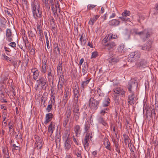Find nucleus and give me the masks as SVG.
Returning <instances> with one entry per match:
<instances>
[{
    "label": "nucleus",
    "instance_id": "1",
    "mask_svg": "<svg viewBox=\"0 0 158 158\" xmlns=\"http://www.w3.org/2000/svg\"><path fill=\"white\" fill-rule=\"evenodd\" d=\"M31 10L35 19L42 17V11L40 10V4L38 1L34 0L31 3Z\"/></svg>",
    "mask_w": 158,
    "mask_h": 158
},
{
    "label": "nucleus",
    "instance_id": "2",
    "mask_svg": "<svg viewBox=\"0 0 158 158\" xmlns=\"http://www.w3.org/2000/svg\"><path fill=\"white\" fill-rule=\"evenodd\" d=\"M36 82L38 83L37 88L40 86L42 89H46L48 86V83L46 77H40L39 79L36 81Z\"/></svg>",
    "mask_w": 158,
    "mask_h": 158
},
{
    "label": "nucleus",
    "instance_id": "3",
    "mask_svg": "<svg viewBox=\"0 0 158 158\" xmlns=\"http://www.w3.org/2000/svg\"><path fill=\"white\" fill-rule=\"evenodd\" d=\"M64 94L63 97L62 103L65 105L71 96V88L69 86H66L64 89Z\"/></svg>",
    "mask_w": 158,
    "mask_h": 158
},
{
    "label": "nucleus",
    "instance_id": "4",
    "mask_svg": "<svg viewBox=\"0 0 158 158\" xmlns=\"http://www.w3.org/2000/svg\"><path fill=\"white\" fill-rule=\"evenodd\" d=\"M134 33L135 34L139 35L144 40L150 36V32L146 29H144L140 32H139L138 30L135 29L134 31Z\"/></svg>",
    "mask_w": 158,
    "mask_h": 158
},
{
    "label": "nucleus",
    "instance_id": "5",
    "mask_svg": "<svg viewBox=\"0 0 158 158\" xmlns=\"http://www.w3.org/2000/svg\"><path fill=\"white\" fill-rule=\"evenodd\" d=\"M89 105L90 107L94 109H96L98 107L100 100L97 101L94 98H91L89 100Z\"/></svg>",
    "mask_w": 158,
    "mask_h": 158
},
{
    "label": "nucleus",
    "instance_id": "6",
    "mask_svg": "<svg viewBox=\"0 0 158 158\" xmlns=\"http://www.w3.org/2000/svg\"><path fill=\"white\" fill-rule=\"evenodd\" d=\"M114 94H117L116 97L118 95L121 96L122 97H125L126 92L121 88L119 87H114L113 90Z\"/></svg>",
    "mask_w": 158,
    "mask_h": 158
},
{
    "label": "nucleus",
    "instance_id": "7",
    "mask_svg": "<svg viewBox=\"0 0 158 158\" xmlns=\"http://www.w3.org/2000/svg\"><path fill=\"white\" fill-rule=\"evenodd\" d=\"M140 57L139 53L135 52H131L129 54L128 58V61L130 62L133 61L138 59Z\"/></svg>",
    "mask_w": 158,
    "mask_h": 158
},
{
    "label": "nucleus",
    "instance_id": "8",
    "mask_svg": "<svg viewBox=\"0 0 158 158\" xmlns=\"http://www.w3.org/2000/svg\"><path fill=\"white\" fill-rule=\"evenodd\" d=\"M35 144L36 147L38 149H41L43 145V141L40 137L37 135H35Z\"/></svg>",
    "mask_w": 158,
    "mask_h": 158
},
{
    "label": "nucleus",
    "instance_id": "9",
    "mask_svg": "<svg viewBox=\"0 0 158 158\" xmlns=\"http://www.w3.org/2000/svg\"><path fill=\"white\" fill-rule=\"evenodd\" d=\"M137 83L135 82L134 81H130L129 82L127 86V88L129 91L130 93H133L132 91V89L134 88L137 89Z\"/></svg>",
    "mask_w": 158,
    "mask_h": 158
},
{
    "label": "nucleus",
    "instance_id": "10",
    "mask_svg": "<svg viewBox=\"0 0 158 158\" xmlns=\"http://www.w3.org/2000/svg\"><path fill=\"white\" fill-rule=\"evenodd\" d=\"M135 65L137 68L142 69L146 67L147 65V63L146 60L142 59L140 62H137Z\"/></svg>",
    "mask_w": 158,
    "mask_h": 158
},
{
    "label": "nucleus",
    "instance_id": "11",
    "mask_svg": "<svg viewBox=\"0 0 158 158\" xmlns=\"http://www.w3.org/2000/svg\"><path fill=\"white\" fill-rule=\"evenodd\" d=\"M131 93V94L128 96L127 102L129 104L131 105L133 104L136 102V98L134 93Z\"/></svg>",
    "mask_w": 158,
    "mask_h": 158
},
{
    "label": "nucleus",
    "instance_id": "12",
    "mask_svg": "<svg viewBox=\"0 0 158 158\" xmlns=\"http://www.w3.org/2000/svg\"><path fill=\"white\" fill-rule=\"evenodd\" d=\"M69 134L64 143V149L66 151L69 150L71 146L70 140L69 138Z\"/></svg>",
    "mask_w": 158,
    "mask_h": 158
},
{
    "label": "nucleus",
    "instance_id": "13",
    "mask_svg": "<svg viewBox=\"0 0 158 158\" xmlns=\"http://www.w3.org/2000/svg\"><path fill=\"white\" fill-rule=\"evenodd\" d=\"M75 87H76V88H74L73 90L74 96L75 100L76 101H77L79 97L80 96L79 91V88L77 84L75 85Z\"/></svg>",
    "mask_w": 158,
    "mask_h": 158
},
{
    "label": "nucleus",
    "instance_id": "14",
    "mask_svg": "<svg viewBox=\"0 0 158 158\" xmlns=\"http://www.w3.org/2000/svg\"><path fill=\"white\" fill-rule=\"evenodd\" d=\"M6 39L9 42L12 41V36L11 30L9 29H7L6 32Z\"/></svg>",
    "mask_w": 158,
    "mask_h": 158
},
{
    "label": "nucleus",
    "instance_id": "15",
    "mask_svg": "<svg viewBox=\"0 0 158 158\" xmlns=\"http://www.w3.org/2000/svg\"><path fill=\"white\" fill-rule=\"evenodd\" d=\"M110 99L108 97L104 98L102 102V106L101 108L106 107L110 104Z\"/></svg>",
    "mask_w": 158,
    "mask_h": 158
},
{
    "label": "nucleus",
    "instance_id": "16",
    "mask_svg": "<svg viewBox=\"0 0 158 158\" xmlns=\"http://www.w3.org/2000/svg\"><path fill=\"white\" fill-rule=\"evenodd\" d=\"M104 143L103 145L105 146V148L110 151H111V146L110 145V143L109 141V140L106 137L104 139Z\"/></svg>",
    "mask_w": 158,
    "mask_h": 158
},
{
    "label": "nucleus",
    "instance_id": "17",
    "mask_svg": "<svg viewBox=\"0 0 158 158\" xmlns=\"http://www.w3.org/2000/svg\"><path fill=\"white\" fill-rule=\"evenodd\" d=\"M74 128L76 136L78 137L80 135L81 132L80 126L78 125H76L74 127Z\"/></svg>",
    "mask_w": 158,
    "mask_h": 158
},
{
    "label": "nucleus",
    "instance_id": "18",
    "mask_svg": "<svg viewBox=\"0 0 158 158\" xmlns=\"http://www.w3.org/2000/svg\"><path fill=\"white\" fill-rule=\"evenodd\" d=\"M116 46L115 43L114 42H109L106 44L104 45V46L106 47V48L109 50L114 48Z\"/></svg>",
    "mask_w": 158,
    "mask_h": 158
},
{
    "label": "nucleus",
    "instance_id": "19",
    "mask_svg": "<svg viewBox=\"0 0 158 158\" xmlns=\"http://www.w3.org/2000/svg\"><path fill=\"white\" fill-rule=\"evenodd\" d=\"M31 72L33 73V78L34 80L37 79L39 75V72L38 69L36 68H33L31 69Z\"/></svg>",
    "mask_w": 158,
    "mask_h": 158
},
{
    "label": "nucleus",
    "instance_id": "20",
    "mask_svg": "<svg viewBox=\"0 0 158 158\" xmlns=\"http://www.w3.org/2000/svg\"><path fill=\"white\" fill-rule=\"evenodd\" d=\"M55 123L53 122H51V124L49 126L48 131V132L52 135L55 130Z\"/></svg>",
    "mask_w": 158,
    "mask_h": 158
},
{
    "label": "nucleus",
    "instance_id": "21",
    "mask_svg": "<svg viewBox=\"0 0 158 158\" xmlns=\"http://www.w3.org/2000/svg\"><path fill=\"white\" fill-rule=\"evenodd\" d=\"M53 117V115L52 113L47 114L46 115V120L44 123L46 124L50 122Z\"/></svg>",
    "mask_w": 158,
    "mask_h": 158
},
{
    "label": "nucleus",
    "instance_id": "22",
    "mask_svg": "<svg viewBox=\"0 0 158 158\" xmlns=\"http://www.w3.org/2000/svg\"><path fill=\"white\" fill-rule=\"evenodd\" d=\"M109 62L112 64H114L118 62L119 60L118 57H111L108 59Z\"/></svg>",
    "mask_w": 158,
    "mask_h": 158
},
{
    "label": "nucleus",
    "instance_id": "23",
    "mask_svg": "<svg viewBox=\"0 0 158 158\" xmlns=\"http://www.w3.org/2000/svg\"><path fill=\"white\" fill-rule=\"evenodd\" d=\"M120 23V21L116 19H114L109 21L110 25L112 26L118 25Z\"/></svg>",
    "mask_w": 158,
    "mask_h": 158
},
{
    "label": "nucleus",
    "instance_id": "24",
    "mask_svg": "<svg viewBox=\"0 0 158 158\" xmlns=\"http://www.w3.org/2000/svg\"><path fill=\"white\" fill-rule=\"evenodd\" d=\"M99 17V15H96L93 18H90L89 22V24L91 25H93L94 23L97 20Z\"/></svg>",
    "mask_w": 158,
    "mask_h": 158
},
{
    "label": "nucleus",
    "instance_id": "25",
    "mask_svg": "<svg viewBox=\"0 0 158 158\" xmlns=\"http://www.w3.org/2000/svg\"><path fill=\"white\" fill-rule=\"evenodd\" d=\"M90 125L88 121L86 122L85 125L84 127V132L85 133L86 132L91 131L90 129Z\"/></svg>",
    "mask_w": 158,
    "mask_h": 158
},
{
    "label": "nucleus",
    "instance_id": "26",
    "mask_svg": "<svg viewBox=\"0 0 158 158\" xmlns=\"http://www.w3.org/2000/svg\"><path fill=\"white\" fill-rule=\"evenodd\" d=\"M22 37L24 43L25 47H27V46H28V45L29 44V42L28 40V39L27 36V35L25 33H24L23 34L22 36Z\"/></svg>",
    "mask_w": 158,
    "mask_h": 158
},
{
    "label": "nucleus",
    "instance_id": "27",
    "mask_svg": "<svg viewBox=\"0 0 158 158\" xmlns=\"http://www.w3.org/2000/svg\"><path fill=\"white\" fill-rule=\"evenodd\" d=\"M84 66L83 67L82 69V72L83 73V75H85L86 73H87V71H88V66L87 63H86L85 64V63L84 64Z\"/></svg>",
    "mask_w": 158,
    "mask_h": 158
},
{
    "label": "nucleus",
    "instance_id": "28",
    "mask_svg": "<svg viewBox=\"0 0 158 158\" xmlns=\"http://www.w3.org/2000/svg\"><path fill=\"white\" fill-rule=\"evenodd\" d=\"M46 67V63L44 61V62H43V64L41 70V72L43 73L44 74L46 73L47 71Z\"/></svg>",
    "mask_w": 158,
    "mask_h": 158
},
{
    "label": "nucleus",
    "instance_id": "29",
    "mask_svg": "<svg viewBox=\"0 0 158 158\" xmlns=\"http://www.w3.org/2000/svg\"><path fill=\"white\" fill-rule=\"evenodd\" d=\"M62 63L60 62L58 64V66L57 68V73H58V75L59 73L60 74H62L61 73L62 71Z\"/></svg>",
    "mask_w": 158,
    "mask_h": 158
},
{
    "label": "nucleus",
    "instance_id": "30",
    "mask_svg": "<svg viewBox=\"0 0 158 158\" xmlns=\"http://www.w3.org/2000/svg\"><path fill=\"white\" fill-rule=\"evenodd\" d=\"M73 114H76V113H80L79 111L78 106L77 104H75V105H73Z\"/></svg>",
    "mask_w": 158,
    "mask_h": 158
},
{
    "label": "nucleus",
    "instance_id": "31",
    "mask_svg": "<svg viewBox=\"0 0 158 158\" xmlns=\"http://www.w3.org/2000/svg\"><path fill=\"white\" fill-rule=\"evenodd\" d=\"M44 34L46 38V41L47 48L48 49H49L50 47V46L49 41L48 40V37L47 35V32L46 31L44 32Z\"/></svg>",
    "mask_w": 158,
    "mask_h": 158
},
{
    "label": "nucleus",
    "instance_id": "32",
    "mask_svg": "<svg viewBox=\"0 0 158 158\" xmlns=\"http://www.w3.org/2000/svg\"><path fill=\"white\" fill-rule=\"evenodd\" d=\"M124 45L123 44H121L119 45L118 48V52L119 53H122L124 52Z\"/></svg>",
    "mask_w": 158,
    "mask_h": 158
},
{
    "label": "nucleus",
    "instance_id": "33",
    "mask_svg": "<svg viewBox=\"0 0 158 158\" xmlns=\"http://www.w3.org/2000/svg\"><path fill=\"white\" fill-rule=\"evenodd\" d=\"M109 112V109L107 108L102 109L100 110V114L102 116H104L106 113H108Z\"/></svg>",
    "mask_w": 158,
    "mask_h": 158
},
{
    "label": "nucleus",
    "instance_id": "34",
    "mask_svg": "<svg viewBox=\"0 0 158 158\" xmlns=\"http://www.w3.org/2000/svg\"><path fill=\"white\" fill-rule=\"evenodd\" d=\"M71 108H68L65 113L66 118L69 119L71 115Z\"/></svg>",
    "mask_w": 158,
    "mask_h": 158
},
{
    "label": "nucleus",
    "instance_id": "35",
    "mask_svg": "<svg viewBox=\"0 0 158 158\" xmlns=\"http://www.w3.org/2000/svg\"><path fill=\"white\" fill-rule=\"evenodd\" d=\"M85 133H86V134L85 137L90 139L92 138V134L93 133H94V132L92 131L91 130L89 131L86 132Z\"/></svg>",
    "mask_w": 158,
    "mask_h": 158
},
{
    "label": "nucleus",
    "instance_id": "36",
    "mask_svg": "<svg viewBox=\"0 0 158 158\" xmlns=\"http://www.w3.org/2000/svg\"><path fill=\"white\" fill-rule=\"evenodd\" d=\"M90 80V79H88L86 81H83L82 82L81 86V89L83 90L85 88V87L86 86L87 84L89 83Z\"/></svg>",
    "mask_w": 158,
    "mask_h": 158
},
{
    "label": "nucleus",
    "instance_id": "37",
    "mask_svg": "<svg viewBox=\"0 0 158 158\" xmlns=\"http://www.w3.org/2000/svg\"><path fill=\"white\" fill-rule=\"evenodd\" d=\"M98 120L99 123H101L103 125L106 126L107 125V123L104 120L102 116H100L98 118Z\"/></svg>",
    "mask_w": 158,
    "mask_h": 158
},
{
    "label": "nucleus",
    "instance_id": "38",
    "mask_svg": "<svg viewBox=\"0 0 158 158\" xmlns=\"http://www.w3.org/2000/svg\"><path fill=\"white\" fill-rule=\"evenodd\" d=\"M64 83L62 82H58L57 86V91H62Z\"/></svg>",
    "mask_w": 158,
    "mask_h": 158
},
{
    "label": "nucleus",
    "instance_id": "39",
    "mask_svg": "<svg viewBox=\"0 0 158 158\" xmlns=\"http://www.w3.org/2000/svg\"><path fill=\"white\" fill-rule=\"evenodd\" d=\"M90 139L85 137L84 139V146L85 148L88 147L89 144V139Z\"/></svg>",
    "mask_w": 158,
    "mask_h": 158
},
{
    "label": "nucleus",
    "instance_id": "40",
    "mask_svg": "<svg viewBox=\"0 0 158 158\" xmlns=\"http://www.w3.org/2000/svg\"><path fill=\"white\" fill-rule=\"evenodd\" d=\"M2 56L3 60H5L8 62H10L11 61V59L9 57L6 56L5 53L2 54Z\"/></svg>",
    "mask_w": 158,
    "mask_h": 158
},
{
    "label": "nucleus",
    "instance_id": "41",
    "mask_svg": "<svg viewBox=\"0 0 158 158\" xmlns=\"http://www.w3.org/2000/svg\"><path fill=\"white\" fill-rule=\"evenodd\" d=\"M152 42L151 41H149L147 43L146 47L147 48L148 51H149L152 50Z\"/></svg>",
    "mask_w": 158,
    "mask_h": 158
},
{
    "label": "nucleus",
    "instance_id": "42",
    "mask_svg": "<svg viewBox=\"0 0 158 158\" xmlns=\"http://www.w3.org/2000/svg\"><path fill=\"white\" fill-rule=\"evenodd\" d=\"M2 152L4 154V156L6 157V156H8L9 155V153L8 151L7 148H3Z\"/></svg>",
    "mask_w": 158,
    "mask_h": 158
},
{
    "label": "nucleus",
    "instance_id": "43",
    "mask_svg": "<svg viewBox=\"0 0 158 158\" xmlns=\"http://www.w3.org/2000/svg\"><path fill=\"white\" fill-rule=\"evenodd\" d=\"M49 83H52V85L53 84L54 81V76H48L47 77Z\"/></svg>",
    "mask_w": 158,
    "mask_h": 158
},
{
    "label": "nucleus",
    "instance_id": "44",
    "mask_svg": "<svg viewBox=\"0 0 158 158\" xmlns=\"http://www.w3.org/2000/svg\"><path fill=\"white\" fill-rule=\"evenodd\" d=\"M58 3L57 2L55 4V6L56 7V9H55V7H54V5H51V8H52V11L53 12H54L55 11H57V9H59V5H58V6H57Z\"/></svg>",
    "mask_w": 158,
    "mask_h": 158
},
{
    "label": "nucleus",
    "instance_id": "45",
    "mask_svg": "<svg viewBox=\"0 0 158 158\" xmlns=\"http://www.w3.org/2000/svg\"><path fill=\"white\" fill-rule=\"evenodd\" d=\"M45 1H43V7H45L47 8H48V9H50V7L49 5L48 2V0H44Z\"/></svg>",
    "mask_w": 158,
    "mask_h": 158
},
{
    "label": "nucleus",
    "instance_id": "46",
    "mask_svg": "<svg viewBox=\"0 0 158 158\" xmlns=\"http://www.w3.org/2000/svg\"><path fill=\"white\" fill-rule=\"evenodd\" d=\"M10 62L12 64L15 68L18 66L17 60L15 59H11V61Z\"/></svg>",
    "mask_w": 158,
    "mask_h": 158
},
{
    "label": "nucleus",
    "instance_id": "47",
    "mask_svg": "<svg viewBox=\"0 0 158 158\" xmlns=\"http://www.w3.org/2000/svg\"><path fill=\"white\" fill-rule=\"evenodd\" d=\"M65 79L63 74H61L59 77L58 82L64 83Z\"/></svg>",
    "mask_w": 158,
    "mask_h": 158
},
{
    "label": "nucleus",
    "instance_id": "48",
    "mask_svg": "<svg viewBox=\"0 0 158 158\" xmlns=\"http://www.w3.org/2000/svg\"><path fill=\"white\" fill-rule=\"evenodd\" d=\"M130 12L128 10H125L122 14V16L127 17L128 16H129L130 15Z\"/></svg>",
    "mask_w": 158,
    "mask_h": 158
},
{
    "label": "nucleus",
    "instance_id": "49",
    "mask_svg": "<svg viewBox=\"0 0 158 158\" xmlns=\"http://www.w3.org/2000/svg\"><path fill=\"white\" fill-rule=\"evenodd\" d=\"M9 125V130L10 132H13L14 131V129H13L14 125L13 124H10V122L8 123Z\"/></svg>",
    "mask_w": 158,
    "mask_h": 158
},
{
    "label": "nucleus",
    "instance_id": "50",
    "mask_svg": "<svg viewBox=\"0 0 158 158\" xmlns=\"http://www.w3.org/2000/svg\"><path fill=\"white\" fill-rule=\"evenodd\" d=\"M74 119L76 121H77L79 118L80 114V113L73 114Z\"/></svg>",
    "mask_w": 158,
    "mask_h": 158
},
{
    "label": "nucleus",
    "instance_id": "51",
    "mask_svg": "<svg viewBox=\"0 0 158 158\" xmlns=\"http://www.w3.org/2000/svg\"><path fill=\"white\" fill-rule=\"evenodd\" d=\"M96 6V5H91L90 4H89L87 6V10H89L91 9H92Z\"/></svg>",
    "mask_w": 158,
    "mask_h": 158
},
{
    "label": "nucleus",
    "instance_id": "52",
    "mask_svg": "<svg viewBox=\"0 0 158 158\" xmlns=\"http://www.w3.org/2000/svg\"><path fill=\"white\" fill-rule=\"evenodd\" d=\"M74 154L77 156V158H82L81 151H79L77 152H75Z\"/></svg>",
    "mask_w": 158,
    "mask_h": 158
},
{
    "label": "nucleus",
    "instance_id": "53",
    "mask_svg": "<svg viewBox=\"0 0 158 158\" xmlns=\"http://www.w3.org/2000/svg\"><path fill=\"white\" fill-rule=\"evenodd\" d=\"M52 104L48 105L47 108L46 109V110L48 112H50L52 108Z\"/></svg>",
    "mask_w": 158,
    "mask_h": 158
},
{
    "label": "nucleus",
    "instance_id": "54",
    "mask_svg": "<svg viewBox=\"0 0 158 158\" xmlns=\"http://www.w3.org/2000/svg\"><path fill=\"white\" fill-rule=\"evenodd\" d=\"M28 34L29 37L30 38H32L35 36V34L33 33L31 31H28ZM31 39V38H30Z\"/></svg>",
    "mask_w": 158,
    "mask_h": 158
},
{
    "label": "nucleus",
    "instance_id": "55",
    "mask_svg": "<svg viewBox=\"0 0 158 158\" xmlns=\"http://www.w3.org/2000/svg\"><path fill=\"white\" fill-rule=\"evenodd\" d=\"M143 110L144 112L145 111L146 112L150 111V110L149 106H144L143 108Z\"/></svg>",
    "mask_w": 158,
    "mask_h": 158
},
{
    "label": "nucleus",
    "instance_id": "56",
    "mask_svg": "<svg viewBox=\"0 0 158 158\" xmlns=\"http://www.w3.org/2000/svg\"><path fill=\"white\" fill-rule=\"evenodd\" d=\"M11 11V10L10 9H8L7 8H6V9L4 10V12L5 14H7L10 16H11V14L10 13Z\"/></svg>",
    "mask_w": 158,
    "mask_h": 158
},
{
    "label": "nucleus",
    "instance_id": "57",
    "mask_svg": "<svg viewBox=\"0 0 158 158\" xmlns=\"http://www.w3.org/2000/svg\"><path fill=\"white\" fill-rule=\"evenodd\" d=\"M55 96L54 95L51 96V98L50 100L51 101V104H53V105H54L55 104Z\"/></svg>",
    "mask_w": 158,
    "mask_h": 158
},
{
    "label": "nucleus",
    "instance_id": "58",
    "mask_svg": "<svg viewBox=\"0 0 158 158\" xmlns=\"http://www.w3.org/2000/svg\"><path fill=\"white\" fill-rule=\"evenodd\" d=\"M118 143H115V147L116 148L115 150L116 151L118 152V153L120 152V151L119 148H118Z\"/></svg>",
    "mask_w": 158,
    "mask_h": 158
},
{
    "label": "nucleus",
    "instance_id": "59",
    "mask_svg": "<svg viewBox=\"0 0 158 158\" xmlns=\"http://www.w3.org/2000/svg\"><path fill=\"white\" fill-rule=\"evenodd\" d=\"M69 119L65 118L63 122V126L64 127H66L69 122Z\"/></svg>",
    "mask_w": 158,
    "mask_h": 158
},
{
    "label": "nucleus",
    "instance_id": "60",
    "mask_svg": "<svg viewBox=\"0 0 158 158\" xmlns=\"http://www.w3.org/2000/svg\"><path fill=\"white\" fill-rule=\"evenodd\" d=\"M117 38V35L116 34H110V38L111 39H114Z\"/></svg>",
    "mask_w": 158,
    "mask_h": 158
},
{
    "label": "nucleus",
    "instance_id": "61",
    "mask_svg": "<svg viewBox=\"0 0 158 158\" xmlns=\"http://www.w3.org/2000/svg\"><path fill=\"white\" fill-rule=\"evenodd\" d=\"M16 138L17 139H21L22 138V135L21 133H19L16 135Z\"/></svg>",
    "mask_w": 158,
    "mask_h": 158
},
{
    "label": "nucleus",
    "instance_id": "62",
    "mask_svg": "<svg viewBox=\"0 0 158 158\" xmlns=\"http://www.w3.org/2000/svg\"><path fill=\"white\" fill-rule=\"evenodd\" d=\"M98 56V53L97 52H93L92 53V58H96Z\"/></svg>",
    "mask_w": 158,
    "mask_h": 158
},
{
    "label": "nucleus",
    "instance_id": "63",
    "mask_svg": "<svg viewBox=\"0 0 158 158\" xmlns=\"http://www.w3.org/2000/svg\"><path fill=\"white\" fill-rule=\"evenodd\" d=\"M119 18L123 21H128L129 19V18L127 17L126 16H122V17H120Z\"/></svg>",
    "mask_w": 158,
    "mask_h": 158
},
{
    "label": "nucleus",
    "instance_id": "64",
    "mask_svg": "<svg viewBox=\"0 0 158 158\" xmlns=\"http://www.w3.org/2000/svg\"><path fill=\"white\" fill-rule=\"evenodd\" d=\"M48 76L53 75V74L52 73V70L50 68V69L48 70Z\"/></svg>",
    "mask_w": 158,
    "mask_h": 158
}]
</instances>
